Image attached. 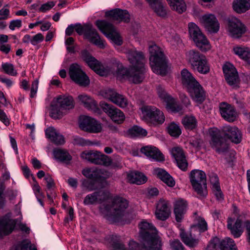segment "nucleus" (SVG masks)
<instances>
[{
  "label": "nucleus",
  "instance_id": "27",
  "mask_svg": "<svg viewBox=\"0 0 250 250\" xmlns=\"http://www.w3.org/2000/svg\"><path fill=\"white\" fill-rule=\"evenodd\" d=\"M174 214L177 222H181L188 208L187 201L183 199H178L174 203Z\"/></svg>",
  "mask_w": 250,
  "mask_h": 250
},
{
  "label": "nucleus",
  "instance_id": "26",
  "mask_svg": "<svg viewBox=\"0 0 250 250\" xmlns=\"http://www.w3.org/2000/svg\"><path fill=\"white\" fill-rule=\"evenodd\" d=\"M140 152L151 160L157 162L165 161L164 155L155 146H143L140 149Z\"/></svg>",
  "mask_w": 250,
  "mask_h": 250
},
{
  "label": "nucleus",
  "instance_id": "4",
  "mask_svg": "<svg viewBox=\"0 0 250 250\" xmlns=\"http://www.w3.org/2000/svg\"><path fill=\"white\" fill-rule=\"evenodd\" d=\"M189 180L199 198H205L208 195V190L205 172L199 169L191 170L189 174Z\"/></svg>",
  "mask_w": 250,
  "mask_h": 250
},
{
  "label": "nucleus",
  "instance_id": "58",
  "mask_svg": "<svg viewBox=\"0 0 250 250\" xmlns=\"http://www.w3.org/2000/svg\"><path fill=\"white\" fill-rule=\"evenodd\" d=\"M82 187L88 191H91L96 188L94 182L89 180H83L82 183Z\"/></svg>",
  "mask_w": 250,
  "mask_h": 250
},
{
  "label": "nucleus",
  "instance_id": "51",
  "mask_svg": "<svg viewBox=\"0 0 250 250\" xmlns=\"http://www.w3.org/2000/svg\"><path fill=\"white\" fill-rule=\"evenodd\" d=\"M110 242L112 248L111 250H125L124 245L121 243L120 238L117 235H112Z\"/></svg>",
  "mask_w": 250,
  "mask_h": 250
},
{
  "label": "nucleus",
  "instance_id": "48",
  "mask_svg": "<svg viewBox=\"0 0 250 250\" xmlns=\"http://www.w3.org/2000/svg\"><path fill=\"white\" fill-rule=\"evenodd\" d=\"M115 67H117V70L115 75L117 79L120 81H123L125 79V69L122 63L117 60H114L113 62Z\"/></svg>",
  "mask_w": 250,
  "mask_h": 250
},
{
  "label": "nucleus",
  "instance_id": "1",
  "mask_svg": "<svg viewBox=\"0 0 250 250\" xmlns=\"http://www.w3.org/2000/svg\"><path fill=\"white\" fill-rule=\"evenodd\" d=\"M110 193L105 190H99L87 195L83 204L86 206L94 205L97 203L108 201L100 208L101 212L107 216L113 218L115 221H119L124 215L125 203L123 198L116 197L110 198Z\"/></svg>",
  "mask_w": 250,
  "mask_h": 250
},
{
  "label": "nucleus",
  "instance_id": "43",
  "mask_svg": "<svg viewBox=\"0 0 250 250\" xmlns=\"http://www.w3.org/2000/svg\"><path fill=\"white\" fill-rule=\"evenodd\" d=\"M150 7L158 16L162 18L166 17L167 15L166 5L161 0L151 4Z\"/></svg>",
  "mask_w": 250,
  "mask_h": 250
},
{
  "label": "nucleus",
  "instance_id": "36",
  "mask_svg": "<svg viewBox=\"0 0 250 250\" xmlns=\"http://www.w3.org/2000/svg\"><path fill=\"white\" fill-rule=\"evenodd\" d=\"M232 7L237 14L244 13L250 9V0H234Z\"/></svg>",
  "mask_w": 250,
  "mask_h": 250
},
{
  "label": "nucleus",
  "instance_id": "14",
  "mask_svg": "<svg viewBox=\"0 0 250 250\" xmlns=\"http://www.w3.org/2000/svg\"><path fill=\"white\" fill-rule=\"evenodd\" d=\"M69 75L71 79L81 86H87L89 84V80L81 66L76 63L70 65Z\"/></svg>",
  "mask_w": 250,
  "mask_h": 250
},
{
  "label": "nucleus",
  "instance_id": "16",
  "mask_svg": "<svg viewBox=\"0 0 250 250\" xmlns=\"http://www.w3.org/2000/svg\"><path fill=\"white\" fill-rule=\"evenodd\" d=\"M79 126L82 130L90 133H98L102 129L101 125L98 121L86 116L80 117Z\"/></svg>",
  "mask_w": 250,
  "mask_h": 250
},
{
  "label": "nucleus",
  "instance_id": "29",
  "mask_svg": "<svg viewBox=\"0 0 250 250\" xmlns=\"http://www.w3.org/2000/svg\"><path fill=\"white\" fill-rule=\"evenodd\" d=\"M193 231L190 230L189 233L186 232L184 229H181L180 237L182 242L190 248H194L199 244V240L195 238V235L192 234Z\"/></svg>",
  "mask_w": 250,
  "mask_h": 250
},
{
  "label": "nucleus",
  "instance_id": "64",
  "mask_svg": "<svg viewBox=\"0 0 250 250\" xmlns=\"http://www.w3.org/2000/svg\"><path fill=\"white\" fill-rule=\"evenodd\" d=\"M203 143V141L198 138H193L190 139L189 143V144L194 148L200 149L201 145Z\"/></svg>",
  "mask_w": 250,
  "mask_h": 250
},
{
  "label": "nucleus",
  "instance_id": "3",
  "mask_svg": "<svg viewBox=\"0 0 250 250\" xmlns=\"http://www.w3.org/2000/svg\"><path fill=\"white\" fill-rule=\"evenodd\" d=\"M150 65L153 72L165 76L167 72V61L161 48L156 44L149 48Z\"/></svg>",
  "mask_w": 250,
  "mask_h": 250
},
{
  "label": "nucleus",
  "instance_id": "40",
  "mask_svg": "<svg viewBox=\"0 0 250 250\" xmlns=\"http://www.w3.org/2000/svg\"><path fill=\"white\" fill-rule=\"evenodd\" d=\"M79 101L88 109L94 111L98 109L97 104L91 97L86 95L81 94L78 97Z\"/></svg>",
  "mask_w": 250,
  "mask_h": 250
},
{
  "label": "nucleus",
  "instance_id": "46",
  "mask_svg": "<svg viewBox=\"0 0 250 250\" xmlns=\"http://www.w3.org/2000/svg\"><path fill=\"white\" fill-rule=\"evenodd\" d=\"M197 223L191 227V231H198L199 235L204 232L208 229V224L204 218L199 217L197 219Z\"/></svg>",
  "mask_w": 250,
  "mask_h": 250
},
{
  "label": "nucleus",
  "instance_id": "20",
  "mask_svg": "<svg viewBox=\"0 0 250 250\" xmlns=\"http://www.w3.org/2000/svg\"><path fill=\"white\" fill-rule=\"evenodd\" d=\"M170 214L171 210L168 201L164 199L159 200L156 205V218L161 221H165L169 217Z\"/></svg>",
  "mask_w": 250,
  "mask_h": 250
},
{
  "label": "nucleus",
  "instance_id": "6",
  "mask_svg": "<svg viewBox=\"0 0 250 250\" xmlns=\"http://www.w3.org/2000/svg\"><path fill=\"white\" fill-rule=\"evenodd\" d=\"M188 62L192 69L200 74H207L210 71V67L206 56L196 50L188 52Z\"/></svg>",
  "mask_w": 250,
  "mask_h": 250
},
{
  "label": "nucleus",
  "instance_id": "10",
  "mask_svg": "<svg viewBox=\"0 0 250 250\" xmlns=\"http://www.w3.org/2000/svg\"><path fill=\"white\" fill-rule=\"evenodd\" d=\"M188 32L196 46L202 51L206 52L210 49L211 45L209 41L196 24L190 22L188 24Z\"/></svg>",
  "mask_w": 250,
  "mask_h": 250
},
{
  "label": "nucleus",
  "instance_id": "55",
  "mask_svg": "<svg viewBox=\"0 0 250 250\" xmlns=\"http://www.w3.org/2000/svg\"><path fill=\"white\" fill-rule=\"evenodd\" d=\"M140 25L138 23L135 21H132L127 25V31L129 34L135 36L138 33L140 29Z\"/></svg>",
  "mask_w": 250,
  "mask_h": 250
},
{
  "label": "nucleus",
  "instance_id": "23",
  "mask_svg": "<svg viewBox=\"0 0 250 250\" xmlns=\"http://www.w3.org/2000/svg\"><path fill=\"white\" fill-rule=\"evenodd\" d=\"M225 79L229 84L233 85L237 83L239 77L236 69L233 64L226 62L223 66Z\"/></svg>",
  "mask_w": 250,
  "mask_h": 250
},
{
  "label": "nucleus",
  "instance_id": "2",
  "mask_svg": "<svg viewBox=\"0 0 250 250\" xmlns=\"http://www.w3.org/2000/svg\"><path fill=\"white\" fill-rule=\"evenodd\" d=\"M128 60L131 64L128 69H126V77L134 83H139L143 81L145 72V58L141 52L135 49H129L126 51Z\"/></svg>",
  "mask_w": 250,
  "mask_h": 250
},
{
  "label": "nucleus",
  "instance_id": "5",
  "mask_svg": "<svg viewBox=\"0 0 250 250\" xmlns=\"http://www.w3.org/2000/svg\"><path fill=\"white\" fill-rule=\"evenodd\" d=\"M140 228L139 237L148 244L160 246L162 249V242L156 233V229L152 224L145 220L142 221L139 225Z\"/></svg>",
  "mask_w": 250,
  "mask_h": 250
},
{
  "label": "nucleus",
  "instance_id": "24",
  "mask_svg": "<svg viewBox=\"0 0 250 250\" xmlns=\"http://www.w3.org/2000/svg\"><path fill=\"white\" fill-rule=\"evenodd\" d=\"M225 79L229 84L233 85L237 83L239 77L236 69L233 64L226 62L223 66Z\"/></svg>",
  "mask_w": 250,
  "mask_h": 250
},
{
  "label": "nucleus",
  "instance_id": "34",
  "mask_svg": "<svg viewBox=\"0 0 250 250\" xmlns=\"http://www.w3.org/2000/svg\"><path fill=\"white\" fill-rule=\"evenodd\" d=\"M141 242L143 245H140L138 243L131 240L128 243L130 249L132 250H162L160 246H154L153 244H148L147 242H144L140 238Z\"/></svg>",
  "mask_w": 250,
  "mask_h": 250
},
{
  "label": "nucleus",
  "instance_id": "47",
  "mask_svg": "<svg viewBox=\"0 0 250 250\" xmlns=\"http://www.w3.org/2000/svg\"><path fill=\"white\" fill-rule=\"evenodd\" d=\"M167 103V108L173 112H178L182 110V107L177 102V101L173 98L171 96L168 97V99L166 101Z\"/></svg>",
  "mask_w": 250,
  "mask_h": 250
},
{
  "label": "nucleus",
  "instance_id": "31",
  "mask_svg": "<svg viewBox=\"0 0 250 250\" xmlns=\"http://www.w3.org/2000/svg\"><path fill=\"white\" fill-rule=\"evenodd\" d=\"M45 135L56 145H62L65 143L64 137L53 127H48L45 130Z\"/></svg>",
  "mask_w": 250,
  "mask_h": 250
},
{
  "label": "nucleus",
  "instance_id": "62",
  "mask_svg": "<svg viewBox=\"0 0 250 250\" xmlns=\"http://www.w3.org/2000/svg\"><path fill=\"white\" fill-rule=\"evenodd\" d=\"M208 177L212 188L220 186L219 178L216 173L211 172L209 174Z\"/></svg>",
  "mask_w": 250,
  "mask_h": 250
},
{
  "label": "nucleus",
  "instance_id": "60",
  "mask_svg": "<svg viewBox=\"0 0 250 250\" xmlns=\"http://www.w3.org/2000/svg\"><path fill=\"white\" fill-rule=\"evenodd\" d=\"M5 186L3 183L0 184V209L2 208L6 203L5 196L4 193Z\"/></svg>",
  "mask_w": 250,
  "mask_h": 250
},
{
  "label": "nucleus",
  "instance_id": "56",
  "mask_svg": "<svg viewBox=\"0 0 250 250\" xmlns=\"http://www.w3.org/2000/svg\"><path fill=\"white\" fill-rule=\"evenodd\" d=\"M1 66L4 71L6 74L13 76H15L17 75V72L15 70L14 65L12 64L4 63L2 64Z\"/></svg>",
  "mask_w": 250,
  "mask_h": 250
},
{
  "label": "nucleus",
  "instance_id": "32",
  "mask_svg": "<svg viewBox=\"0 0 250 250\" xmlns=\"http://www.w3.org/2000/svg\"><path fill=\"white\" fill-rule=\"evenodd\" d=\"M16 223L15 220L7 218L0 219V236L11 233L15 228Z\"/></svg>",
  "mask_w": 250,
  "mask_h": 250
},
{
  "label": "nucleus",
  "instance_id": "33",
  "mask_svg": "<svg viewBox=\"0 0 250 250\" xmlns=\"http://www.w3.org/2000/svg\"><path fill=\"white\" fill-rule=\"evenodd\" d=\"M128 181L131 184L140 185L147 181V177L142 172L134 170L128 172L127 175Z\"/></svg>",
  "mask_w": 250,
  "mask_h": 250
},
{
  "label": "nucleus",
  "instance_id": "9",
  "mask_svg": "<svg viewBox=\"0 0 250 250\" xmlns=\"http://www.w3.org/2000/svg\"><path fill=\"white\" fill-rule=\"evenodd\" d=\"M143 120L149 125L163 124L165 118L164 113L153 106L145 105L141 108Z\"/></svg>",
  "mask_w": 250,
  "mask_h": 250
},
{
  "label": "nucleus",
  "instance_id": "37",
  "mask_svg": "<svg viewBox=\"0 0 250 250\" xmlns=\"http://www.w3.org/2000/svg\"><path fill=\"white\" fill-rule=\"evenodd\" d=\"M53 154L55 159L57 161L65 164H69L72 160V157L68 152L62 148H55Z\"/></svg>",
  "mask_w": 250,
  "mask_h": 250
},
{
  "label": "nucleus",
  "instance_id": "44",
  "mask_svg": "<svg viewBox=\"0 0 250 250\" xmlns=\"http://www.w3.org/2000/svg\"><path fill=\"white\" fill-rule=\"evenodd\" d=\"M171 8L179 14L186 10L187 6L184 0H167Z\"/></svg>",
  "mask_w": 250,
  "mask_h": 250
},
{
  "label": "nucleus",
  "instance_id": "28",
  "mask_svg": "<svg viewBox=\"0 0 250 250\" xmlns=\"http://www.w3.org/2000/svg\"><path fill=\"white\" fill-rule=\"evenodd\" d=\"M101 94L104 98L109 99L113 103L121 107L125 106V101L123 96L119 94L111 89H105L101 91Z\"/></svg>",
  "mask_w": 250,
  "mask_h": 250
},
{
  "label": "nucleus",
  "instance_id": "15",
  "mask_svg": "<svg viewBox=\"0 0 250 250\" xmlns=\"http://www.w3.org/2000/svg\"><path fill=\"white\" fill-rule=\"evenodd\" d=\"M246 26L241 21L232 17L228 20V31L229 35L233 38H239L246 32Z\"/></svg>",
  "mask_w": 250,
  "mask_h": 250
},
{
  "label": "nucleus",
  "instance_id": "8",
  "mask_svg": "<svg viewBox=\"0 0 250 250\" xmlns=\"http://www.w3.org/2000/svg\"><path fill=\"white\" fill-rule=\"evenodd\" d=\"M75 30L79 35L84 33L85 37L89 41L101 48H104L106 46L105 41L102 40L97 30L94 29L91 24H87L83 27L81 24L74 25Z\"/></svg>",
  "mask_w": 250,
  "mask_h": 250
},
{
  "label": "nucleus",
  "instance_id": "25",
  "mask_svg": "<svg viewBox=\"0 0 250 250\" xmlns=\"http://www.w3.org/2000/svg\"><path fill=\"white\" fill-rule=\"evenodd\" d=\"M202 21L205 29L210 33H216L220 29V24L213 14H205L202 16Z\"/></svg>",
  "mask_w": 250,
  "mask_h": 250
},
{
  "label": "nucleus",
  "instance_id": "21",
  "mask_svg": "<svg viewBox=\"0 0 250 250\" xmlns=\"http://www.w3.org/2000/svg\"><path fill=\"white\" fill-rule=\"evenodd\" d=\"M220 113L226 121L233 122L236 120L237 114L235 108L231 105L222 102L219 105Z\"/></svg>",
  "mask_w": 250,
  "mask_h": 250
},
{
  "label": "nucleus",
  "instance_id": "11",
  "mask_svg": "<svg viewBox=\"0 0 250 250\" xmlns=\"http://www.w3.org/2000/svg\"><path fill=\"white\" fill-rule=\"evenodd\" d=\"M96 25L105 36L111 40L115 44L121 45L123 43V40L120 34L109 22L105 20H97L96 21Z\"/></svg>",
  "mask_w": 250,
  "mask_h": 250
},
{
  "label": "nucleus",
  "instance_id": "7",
  "mask_svg": "<svg viewBox=\"0 0 250 250\" xmlns=\"http://www.w3.org/2000/svg\"><path fill=\"white\" fill-rule=\"evenodd\" d=\"M74 106L71 96H59L57 98L56 103L52 105L51 116L55 119H60L66 113L67 110L72 109Z\"/></svg>",
  "mask_w": 250,
  "mask_h": 250
},
{
  "label": "nucleus",
  "instance_id": "41",
  "mask_svg": "<svg viewBox=\"0 0 250 250\" xmlns=\"http://www.w3.org/2000/svg\"><path fill=\"white\" fill-rule=\"evenodd\" d=\"M235 55L244 60L248 64H250V49L247 47H234L233 49Z\"/></svg>",
  "mask_w": 250,
  "mask_h": 250
},
{
  "label": "nucleus",
  "instance_id": "45",
  "mask_svg": "<svg viewBox=\"0 0 250 250\" xmlns=\"http://www.w3.org/2000/svg\"><path fill=\"white\" fill-rule=\"evenodd\" d=\"M147 134L146 130L138 126H134L127 131V135L131 138L144 137Z\"/></svg>",
  "mask_w": 250,
  "mask_h": 250
},
{
  "label": "nucleus",
  "instance_id": "13",
  "mask_svg": "<svg viewBox=\"0 0 250 250\" xmlns=\"http://www.w3.org/2000/svg\"><path fill=\"white\" fill-rule=\"evenodd\" d=\"M211 139L209 144L211 148L219 154L226 153L229 149V145L226 139L222 136L221 131L217 129L210 132Z\"/></svg>",
  "mask_w": 250,
  "mask_h": 250
},
{
  "label": "nucleus",
  "instance_id": "42",
  "mask_svg": "<svg viewBox=\"0 0 250 250\" xmlns=\"http://www.w3.org/2000/svg\"><path fill=\"white\" fill-rule=\"evenodd\" d=\"M218 248L220 250H237L234 241L230 238L220 239L218 238Z\"/></svg>",
  "mask_w": 250,
  "mask_h": 250
},
{
  "label": "nucleus",
  "instance_id": "12",
  "mask_svg": "<svg viewBox=\"0 0 250 250\" xmlns=\"http://www.w3.org/2000/svg\"><path fill=\"white\" fill-rule=\"evenodd\" d=\"M81 157L91 163L96 165L109 166L112 163V160L108 156L97 150L84 151L81 153Z\"/></svg>",
  "mask_w": 250,
  "mask_h": 250
},
{
  "label": "nucleus",
  "instance_id": "30",
  "mask_svg": "<svg viewBox=\"0 0 250 250\" xmlns=\"http://www.w3.org/2000/svg\"><path fill=\"white\" fill-rule=\"evenodd\" d=\"M242 218L241 216H239L234 223L232 225L231 219L229 218L228 220L227 228L230 230L231 233L235 238H238L242 235L243 230L242 228Z\"/></svg>",
  "mask_w": 250,
  "mask_h": 250
},
{
  "label": "nucleus",
  "instance_id": "17",
  "mask_svg": "<svg viewBox=\"0 0 250 250\" xmlns=\"http://www.w3.org/2000/svg\"><path fill=\"white\" fill-rule=\"evenodd\" d=\"M193 101L202 104L206 99V92L203 86L197 82L187 89Z\"/></svg>",
  "mask_w": 250,
  "mask_h": 250
},
{
  "label": "nucleus",
  "instance_id": "39",
  "mask_svg": "<svg viewBox=\"0 0 250 250\" xmlns=\"http://www.w3.org/2000/svg\"><path fill=\"white\" fill-rule=\"evenodd\" d=\"M157 177L160 179L167 186L172 188L175 185V182L173 177L165 170L158 168L156 170Z\"/></svg>",
  "mask_w": 250,
  "mask_h": 250
},
{
  "label": "nucleus",
  "instance_id": "19",
  "mask_svg": "<svg viewBox=\"0 0 250 250\" xmlns=\"http://www.w3.org/2000/svg\"><path fill=\"white\" fill-rule=\"evenodd\" d=\"M170 152L174 158L178 167L183 171H187L188 162L183 148L180 147H174L171 149Z\"/></svg>",
  "mask_w": 250,
  "mask_h": 250
},
{
  "label": "nucleus",
  "instance_id": "63",
  "mask_svg": "<svg viewBox=\"0 0 250 250\" xmlns=\"http://www.w3.org/2000/svg\"><path fill=\"white\" fill-rule=\"evenodd\" d=\"M55 5V2L53 1H49L41 5L39 11L41 12H46L47 11L50 10Z\"/></svg>",
  "mask_w": 250,
  "mask_h": 250
},
{
  "label": "nucleus",
  "instance_id": "59",
  "mask_svg": "<svg viewBox=\"0 0 250 250\" xmlns=\"http://www.w3.org/2000/svg\"><path fill=\"white\" fill-rule=\"evenodd\" d=\"M170 246L172 250H184L185 247L178 239L170 241Z\"/></svg>",
  "mask_w": 250,
  "mask_h": 250
},
{
  "label": "nucleus",
  "instance_id": "50",
  "mask_svg": "<svg viewBox=\"0 0 250 250\" xmlns=\"http://www.w3.org/2000/svg\"><path fill=\"white\" fill-rule=\"evenodd\" d=\"M106 17H110L113 20H121L124 18V11L119 9H115L105 12Z\"/></svg>",
  "mask_w": 250,
  "mask_h": 250
},
{
  "label": "nucleus",
  "instance_id": "52",
  "mask_svg": "<svg viewBox=\"0 0 250 250\" xmlns=\"http://www.w3.org/2000/svg\"><path fill=\"white\" fill-rule=\"evenodd\" d=\"M167 129L169 134L175 138L178 137L182 133L180 126L174 123H170Z\"/></svg>",
  "mask_w": 250,
  "mask_h": 250
},
{
  "label": "nucleus",
  "instance_id": "18",
  "mask_svg": "<svg viewBox=\"0 0 250 250\" xmlns=\"http://www.w3.org/2000/svg\"><path fill=\"white\" fill-rule=\"evenodd\" d=\"M100 106L113 121L118 124L123 122L125 118L124 114L120 109L105 102L101 103Z\"/></svg>",
  "mask_w": 250,
  "mask_h": 250
},
{
  "label": "nucleus",
  "instance_id": "35",
  "mask_svg": "<svg viewBox=\"0 0 250 250\" xmlns=\"http://www.w3.org/2000/svg\"><path fill=\"white\" fill-rule=\"evenodd\" d=\"M86 63L91 69L99 75L104 76L107 75V72L104 69V66L94 57L88 60Z\"/></svg>",
  "mask_w": 250,
  "mask_h": 250
},
{
  "label": "nucleus",
  "instance_id": "61",
  "mask_svg": "<svg viewBox=\"0 0 250 250\" xmlns=\"http://www.w3.org/2000/svg\"><path fill=\"white\" fill-rule=\"evenodd\" d=\"M218 238L214 237L210 241L206 250H220L218 248Z\"/></svg>",
  "mask_w": 250,
  "mask_h": 250
},
{
  "label": "nucleus",
  "instance_id": "38",
  "mask_svg": "<svg viewBox=\"0 0 250 250\" xmlns=\"http://www.w3.org/2000/svg\"><path fill=\"white\" fill-rule=\"evenodd\" d=\"M181 75L182 83L186 89L198 82L192 74L186 68L181 71Z\"/></svg>",
  "mask_w": 250,
  "mask_h": 250
},
{
  "label": "nucleus",
  "instance_id": "22",
  "mask_svg": "<svg viewBox=\"0 0 250 250\" xmlns=\"http://www.w3.org/2000/svg\"><path fill=\"white\" fill-rule=\"evenodd\" d=\"M221 132L224 137L229 139L235 144H239L242 140L241 132L236 126H224Z\"/></svg>",
  "mask_w": 250,
  "mask_h": 250
},
{
  "label": "nucleus",
  "instance_id": "49",
  "mask_svg": "<svg viewBox=\"0 0 250 250\" xmlns=\"http://www.w3.org/2000/svg\"><path fill=\"white\" fill-rule=\"evenodd\" d=\"M182 124L186 129L192 130L197 126V120L194 116H186L182 120Z\"/></svg>",
  "mask_w": 250,
  "mask_h": 250
},
{
  "label": "nucleus",
  "instance_id": "54",
  "mask_svg": "<svg viewBox=\"0 0 250 250\" xmlns=\"http://www.w3.org/2000/svg\"><path fill=\"white\" fill-rule=\"evenodd\" d=\"M33 248L31 241L28 239H24L17 244L15 250H32Z\"/></svg>",
  "mask_w": 250,
  "mask_h": 250
},
{
  "label": "nucleus",
  "instance_id": "53",
  "mask_svg": "<svg viewBox=\"0 0 250 250\" xmlns=\"http://www.w3.org/2000/svg\"><path fill=\"white\" fill-rule=\"evenodd\" d=\"M72 143L74 145L79 146H90L95 145V143L88 140H85L82 137L76 136L73 137Z\"/></svg>",
  "mask_w": 250,
  "mask_h": 250
},
{
  "label": "nucleus",
  "instance_id": "57",
  "mask_svg": "<svg viewBox=\"0 0 250 250\" xmlns=\"http://www.w3.org/2000/svg\"><path fill=\"white\" fill-rule=\"evenodd\" d=\"M212 190L216 199L218 201L222 202L224 200V196L221 190L220 186L212 188Z\"/></svg>",
  "mask_w": 250,
  "mask_h": 250
}]
</instances>
